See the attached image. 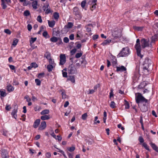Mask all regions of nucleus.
<instances>
[{
    "label": "nucleus",
    "mask_w": 158,
    "mask_h": 158,
    "mask_svg": "<svg viewBox=\"0 0 158 158\" xmlns=\"http://www.w3.org/2000/svg\"><path fill=\"white\" fill-rule=\"evenodd\" d=\"M140 42L141 46L140 45L139 39H137L136 43L135 45V48L136 50L137 56L140 58L142 59L143 56V55L141 53V46L143 48L148 47H150L151 48H152V45L151 44H149L148 40L145 39H142L141 40Z\"/></svg>",
    "instance_id": "obj_1"
},
{
    "label": "nucleus",
    "mask_w": 158,
    "mask_h": 158,
    "mask_svg": "<svg viewBox=\"0 0 158 158\" xmlns=\"http://www.w3.org/2000/svg\"><path fill=\"white\" fill-rule=\"evenodd\" d=\"M130 54V49L128 47L123 48L120 52L117 55L118 57L128 56Z\"/></svg>",
    "instance_id": "obj_2"
},
{
    "label": "nucleus",
    "mask_w": 158,
    "mask_h": 158,
    "mask_svg": "<svg viewBox=\"0 0 158 158\" xmlns=\"http://www.w3.org/2000/svg\"><path fill=\"white\" fill-rule=\"evenodd\" d=\"M135 100L137 103L141 102H145L146 103L148 101V100L145 99L140 93H138V95L135 98Z\"/></svg>",
    "instance_id": "obj_3"
},
{
    "label": "nucleus",
    "mask_w": 158,
    "mask_h": 158,
    "mask_svg": "<svg viewBox=\"0 0 158 158\" xmlns=\"http://www.w3.org/2000/svg\"><path fill=\"white\" fill-rule=\"evenodd\" d=\"M73 14L78 18L81 19L82 17L81 13L79 11V8L77 6L74 7L73 9Z\"/></svg>",
    "instance_id": "obj_4"
},
{
    "label": "nucleus",
    "mask_w": 158,
    "mask_h": 158,
    "mask_svg": "<svg viewBox=\"0 0 158 158\" xmlns=\"http://www.w3.org/2000/svg\"><path fill=\"white\" fill-rule=\"evenodd\" d=\"M68 72L69 74H73L77 72V70L74 65L73 64L70 65L68 68Z\"/></svg>",
    "instance_id": "obj_5"
},
{
    "label": "nucleus",
    "mask_w": 158,
    "mask_h": 158,
    "mask_svg": "<svg viewBox=\"0 0 158 158\" xmlns=\"http://www.w3.org/2000/svg\"><path fill=\"white\" fill-rule=\"evenodd\" d=\"M1 155L2 158H8V153L7 150L2 149L1 151Z\"/></svg>",
    "instance_id": "obj_6"
},
{
    "label": "nucleus",
    "mask_w": 158,
    "mask_h": 158,
    "mask_svg": "<svg viewBox=\"0 0 158 158\" xmlns=\"http://www.w3.org/2000/svg\"><path fill=\"white\" fill-rule=\"evenodd\" d=\"M148 60H145L144 61V64L143 69L144 71L146 70L147 72H148L151 70V69L149 68V67L151 66V64L149 63H146V61H148Z\"/></svg>",
    "instance_id": "obj_7"
},
{
    "label": "nucleus",
    "mask_w": 158,
    "mask_h": 158,
    "mask_svg": "<svg viewBox=\"0 0 158 158\" xmlns=\"http://www.w3.org/2000/svg\"><path fill=\"white\" fill-rule=\"evenodd\" d=\"M60 64L61 65H63L65 63L66 57L65 54H61L60 56Z\"/></svg>",
    "instance_id": "obj_8"
},
{
    "label": "nucleus",
    "mask_w": 158,
    "mask_h": 158,
    "mask_svg": "<svg viewBox=\"0 0 158 158\" xmlns=\"http://www.w3.org/2000/svg\"><path fill=\"white\" fill-rule=\"evenodd\" d=\"M115 67L116 68V71L117 72H123L126 71L127 70L126 68L122 65L119 66H117V65Z\"/></svg>",
    "instance_id": "obj_9"
},
{
    "label": "nucleus",
    "mask_w": 158,
    "mask_h": 158,
    "mask_svg": "<svg viewBox=\"0 0 158 158\" xmlns=\"http://www.w3.org/2000/svg\"><path fill=\"white\" fill-rule=\"evenodd\" d=\"M111 61L114 67H115L117 65V60L115 56H111Z\"/></svg>",
    "instance_id": "obj_10"
},
{
    "label": "nucleus",
    "mask_w": 158,
    "mask_h": 158,
    "mask_svg": "<svg viewBox=\"0 0 158 158\" xmlns=\"http://www.w3.org/2000/svg\"><path fill=\"white\" fill-rule=\"evenodd\" d=\"M47 124L45 121H43L41 122V124L39 127V130H42L44 129L46 127Z\"/></svg>",
    "instance_id": "obj_11"
},
{
    "label": "nucleus",
    "mask_w": 158,
    "mask_h": 158,
    "mask_svg": "<svg viewBox=\"0 0 158 158\" xmlns=\"http://www.w3.org/2000/svg\"><path fill=\"white\" fill-rule=\"evenodd\" d=\"M118 29H115L112 32V35L114 39H116L118 38V32L117 31Z\"/></svg>",
    "instance_id": "obj_12"
},
{
    "label": "nucleus",
    "mask_w": 158,
    "mask_h": 158,
    "mask_svg": "<svg viewBox=\"0 0 158 158\" xmlns=\"http://www.w3.org/2000/svg\"><path fill=\"white\" fill-rule=\"evenodd\" d=\"M140 77V74L139 72L135 73L134 76L133 77V79L134 82L137 81L139 79Z\"/></svg>",
    "instance_id": "obj_13"
},
{
    "label": "nucleus",
    "mask_w": 158,
    "mask_h": 158,
    "mask_svg": "<svg viewBox=\"0 0 158 158\" xmlns=\"http://www.w3.org/2000/svg\"><path fill=\"white\" fill-rule=\"evenodd\" d=\"M140 110L143 112H145L148 110V106L145 104H143L142 106L140 107Z\"/></svg>",
    "instance_id": "obj_14"
},
{
    "label": "nucleus",
    "mask_w": 158,
    "mask_h": 158,
    "mask_svg": "<svg viewBox=\"0 0 158 158\" xmlns=\"http://www.w3.org/2000/svg\"><path fill=\"white\" fill-rule=\"evenodd\" d=\"M73 26V23L71 22H68L67 25H65L64 29L66 31H68L69 29L71 28Z\"/></svg>",
    "instance_id": "obj_15"
},
{
    "label": "nucleus",
    "mask_w": 158,
    "mask_h": 158,
    "mask_svg": "<svg viewBox=\"0 0 158 158\" xmlns=\"http://www.w3.org/2000/svg\"><path fill=\"white\" fill-rule=\"evenodd\" d=\"M40 120L39 119H37L34 122L33 127L35 128H37L40 124Z\"/></svg>",
    "instance_id": "obj_16"
},
{
    "label": "nucleus",
    "mask_w": 158,
    "mask_h": 158,
    "mask_svg": "<svg viewBox=\"0 0 158 158\" xmlns=\"http://www.w3.org/2000/svg\"><path fill=\"white\" fill-rule=\"evenodd\" d=\"M17 109H15L14 110L12 111L11 114L12 115V117L16 119L17 115Z\"/></svg>",
    "instance_id": "obj_17"
},
{
    "label": "nucleus",
    "mask_w": 158,
    "mask_h": 158,
    "mask_svg": "<svg viewBox=\"0 0 158 158\" xmlns=\"http://www.w3.org/2000/svg\"><path fill=\"white\" fill-rule=\"evenodd\" d=\"M7 90L9 92H11L13 91L14 90V87L11 85H8L6 87Z\"/></svg>",
    "instance_id": "obj_18"
},
{
    "label": "nucleus",
    "mask_w": 158,
    "mask_h": 158,
    "mask_svg": "<svg viewBox=\"0 0 158 158\" xmlns=\"http://www.w3.org/2000/svg\"><path fill=\"white\" fill-rule=\"evenodd\" d=\"M150 144L154 150L155 151L157 152H158V148L155 143H150Z\"/></svg>",
    "instance_id": "obj_19"
},
{
    "label": "nucleus",
    "mask_w": 158,
    "mask_h": 158,
    "mask_svg": "<svg viewBox=\"0 0 158 158\" xmlns=\"http://www.w3.org/2000/svg\"><path fill=\"white\" fill-rule=\"evenodd\" d=\"M111 41V39H107V40H104L102 44L101 45L103 46H105L107 44H109Z\"/></svg>",
    "instance_id": "obj_20"
},
{
    "label": "nucleus",
    "mask_w": 158,
    "mask_h": 158,
    "mask_svg": "<svg viewBox=\"0 0 158 158\" xmlns=\"http://www.w3.org/2000/svg\"><path fill=\"white\" fill-rule=\"evenodd\" d=\"M38 4V2L36 0L33 1L32 3V6L33 8L35 10L37 9Z\"/></svg>",
    "instance_id": "obj_21"
},
{
    "label": "nucleus",
    "mask_w": 158,
    "mask_h": 158,
    "mask_svg": "<svg viewBox=\"0 0 158 158\" xmlns=\"http://www.w3.org/2000/svg\"><path fill=\"white\" fill-rule=\"evenodd\" d=\"M48 21L49 26L51 27H53L55 25V21L54 20L50 21L49 20H48Z\"/></svg>",
    "instance_id": "obj_22"
},
{
    "label": "nucleus",
    "mask_w": 158,
    "mask_h": 158,
    "mask_svg": "<svg viewBox=\"0 0 158 158\" xmlns=\"http://www.w3.org/2000/svg\"><path fill=\"white\" fill-rule=\"evenodd\" d=\"M67 80L70 81L73 83L75 82V77L73 76H69L67 78Z\"/></svg>",
    "instance_id": "obj_23"
},
{
    "label": "nucleus",
    "mask_w": 158,
    "mask_h": 158,
    "mask_svg": "<svg viewBox=\"0 0 158 158\" xmlns=\"http://www.w3.org/2000/svg\"><path fill=\"white\" fill-rule=\"evenodd\" d=\"M41 119L43 120L49 119L50 118L49 115H44L41 117Z\"/></svg>",
    "instance_id": "obj_24"
},
{
    "label": "nucleus",
    "mask_w": 158,
    "mask_h": 158,
    "mask_svg": "<svg viewBox=\"0 0 158 158\" xmlns=\"http://www.w3.org/2000/svg\"><path fill=\"white\" fill-rule=\"evenodd\" d=\"M81 36L82 34L81 31H78L77 33L76 37L77 39L78 40H80Z\"/></svg>",
    "instance_id": "obj_25"
},
{
    "label": "nucleus",
    "mask_w": 158,
    "mask_h": 158,
    "mask_svg": "<svg viewBox=\"0 0 158 158\" xmlns=\"http://www.w3.org/2000/svg\"><path fill=\"white\" fill-rule=\"evenodd\" d=\"M146 85V83L145 82H141L138 86V88L139 89H142Z\"/></svg>",
    "instance_id": "obj_26"
},
{
    "label": "nucleus",
    "mask_w": 158,
    "mask_h": 158,
    "mask_svg": "<svg viewBox=\"0 0 158 158\" xmlns=\"http://www.w3.org/2000/svg\"><path fill=\"white\" fill-rule=\"evenodd\" d=\"M141 145H142V147H143L146 150L150 151L149 147L146 143L144 142Z\"/></svg>",
    "instance_id": "obj_27"
},
{
    "label": "nucleus",
    "mask_w": 158,
    "mask_h": 158,
    "mask_svg": "<svg viewBox=\"0 0 158 158\" xmlns=\"http://www.w3.org/2000/svg\"><path fill=\"white\" fill-rule=\"evenodd\" d=\"M44 57H45L48 60V59H50L51 58L50 53L48 52H47L44 55Z\"/></svg>",
    "instance_id": "obj_28"
},
{
    "label": "nucleus",
    "mask_w": 158,
    "mask_h": 158,
    "mask_svg": "<svg viewBox=\"0 0 158 158\" xmlns=\"http://www.w3.org/2000/svg\"><path fill=\"white\" fill-rule=\"evenodd\" d=\"M49 110L48 109H45L42 111L40 113L41 115H45L49 114Z\"/></svg>",
    "instance_id": "obj_29"
},
{
    "label": "nucleus",
    "mask_w": 158,
    "mask_h": 158,
    "mask_svg": "<svg viewBox=\"0 0 158 158\" xmlns=\"http://www.w3.org/2000/svg\"><path fill=\"white\" fill-rule=\"evenodd\" d=\"M43 36L46 39L49 38L50 36L47 31H44L43 33Z\"/></svg>",
    "instance_id": "obj_30"
},
{
    "label": "nucleus",
    "mask_w": 158,
    "mask_h": 158,
    "mask_svg": "<svg viewBox=\"0 0 158 158\" xmlns=\"http://www.w3.org/2000/svg\"><path fill=\"white\" fill-rule=\"evenodd\" d=\"M133 28L134 29H135V30L139 31H142L143 29V27H139L136 26H133Z\"/></svg>",
    "instance_id": "obj_31"
},
{
    "label": "nucleus",
    "mask_w": 158,
    "mask_h": 158,
    "mask_svg": "<svg viewBox=\"0 0 158 158\" xmlns=\"http://www.w3.org/2000/svg\"><path fill=\"white\" fill-rule=\"evenodd\" d=\"M53 17L55 19L57 20L59 18V14L57 12H55L53 14Z\"/></svg>",
    "instance_id": "obj_32"
},
{
    "label": "nucleus",
    "mask_w": 158,
    "mask_h": 158,
    "mask_svg": "<svg viewBox=\"0 0 158 158\" xmlns=\"http://www.w3.org/2000/svg\"><path fill=\"white\" fill-rule=\"evenodd\" d=\"M36 39L37 38L36 37H31L30 40V45H32L36 40Z\"/></svg>",
    "instance_id": "obj_33"
},
{
    "label": "nucleus",
    "mask_w": 158,
    "mask_h": 158,
    "mask_svg": "<svg viewBox=\"0 0 158 158\" xmlns=\"http://www.w3.org/2000/svg\"><path fill=\"white\" fill-rule=\"evenodd\" d=\"M49 7V4L48 3H46L42 7L43 10L45 11Z\"/></svg>",
    "instance_id": "obj_34"
},
{
    "label": "nucleus",
    "mask_w": 158,
    "mask_h": 158,
    "mask_svg": "<svg viewBox=\"0 0 158 158\" xmlns=\"http://www.w3.org/2000/svg\"><path fill=\"white\" fill-rule=\"evenodd\" d=\"M138 140L139 142V144L141 145L143 143H144V140L142 136H139Z\"/></svg>",
    "instance_id": "obj_35"
},
{
    "label": "nucleus",
    "mask_w": 158,
    "mask_h": 158,
    "mask_svg": "<svg viewBox=\"0 0 158 158\" xmlns=\"http://www.w3.org/2000/svg\"><path fill=\"white\" fill-rule=\"evenodd\" d=\"M124 101L125 102V109H128L130 108V105L129 104L128 102L126 100H124Z\"/></svg>",
    "instance_id": "obj_36"
},
{
    "label": "nucleus",
    "mask_w": 158,
    "mask_h": 158,
    "mask_svg": "<svg viewBox=\"0 0 158 158\" xmlns=\"http://www.w3.org/2000/svg\"><path fill=\"white\" fill-rule=\"evenodd\" d=\"M53 68V66L51 64L48 65L47 66V69L48 71L49 72L51 71Z\"/></svg>",
    "instance_id": "obj_37"
},
{
    "label": "nucleus",
    "mask_w": 158,
    "mask_h": 158,
    "mask_svg": "<svg viewBox=\"0 0 158 158\" xmlns=\"http://www.w3.org/2000/svg\"><path fill=\"white\" fill-rule=\"evenodd\" d=\"M98 118V116H95V117L94 123V124H97V123H100V121L99 120H97Z\"/></svg>",
    "instance_id": "obj_38"
},
{
    "label": "nucleus",
    "mask_w": 158,
    "mask_h": 158,
    "mask_svg": "<svg viewBox=\"0 0 158 158\" xmlns=\"http://www.w3.org/2000/svg\"><path fill=\"white\" fill-rule=\"evenodd\" d=\"M41 109V106H35L34 108V110L35 111H40Z\"/></svg>",
    "instance_id": "obj_39"
},
{
    "label": "nucleus",
    "mask_w": 158,
    "mask_h": 158,
    "mask_svg": "<svg viewBox=\"0 0 158 158\" xmlns=\"http://www.w3.org/2000/svg\"><path fill=\"white\" fill-rule=\"evenodd\" d=\"M0 95L2 97H5L6 95L5 90L2 91L0 89Z\"/></svg>",
    "instance_id": "obj_40"
},
{
    "label": "nucleus",
    "mask_w": 158,
    "mask_h": 158,
    "mask_svg": "<svg viewBox=\"0 0 158 158\" xmlns=\"http://www.w3.org/2000/svg\"><path fill=\"white\" fill-rule=\"evenodd\" d=\"M57 40L58 39L55 36H53L50 39V41L52 42H56L57 41Z\"/></svg>",
    "instance_id": "obj_41"
},
{
    "label": "nucleus",
    "mask_w": 158,
    "mask_h": 158,
    "mask_svg": "<svg viewBox=\"0 0 158 158\" xmlns=\"http://www.w3.org/2000/svg\"><path fill=\"white\" fill-rule=\"evenodd\" d=\"M1 1V5L2 6V8L3 9H6L7 7V6L6 5V3H7L5 2H4V1Z\"/></svg>",
    "instance_id": "obj_42"
},
{
    "label": "nucleus",
    "mask_w": 158,
    "mask_h": 158,
    "mask_svg": "<svg viewBox=\"0 0 158 158\" xmlns=\"http://www.w3.org/2000/svg\"><path fill=\"white\" fill-rule=\"evenodd\" d=\"M18 41L19 40L18 39H14L12 44V45L14 46H16L17 43H18Z\"/></svg>",
    "instance_id": "obj_43"
},
{
    "label": "nucleus",
    "mask_w": 158,
    "mask_h": 158,
    "mask_svg": "<svg viewBox=\"0 0 158 158\" xmlns=\"http://www.w3.org/2000/svg\"><path fill=\"white\" fill-rule=\"evenodd\" d=\"M88 117V114L87 113H85L83 114L81 116V118L83 120H85Z\"/></svg>",
    "instance_id": "obj_44"
},
{
    "label": "nucleus",
    "mask_w": 158,
    "mask_h": 158,
    "mask_svg": "<svg viewBox=\"0 0 158 158\" xmlns=\"http://www.w3.org/2000/svg\"><path fill=\"white\" fill-rule=\"evenodd\" d=\"M75 147L74 146H72L67 148V150L70 152H72L75 150Z\"/></svg>",
    "instance_id": "obj_45"
},
{
    "label": "nucleus",
    "mask_w": 158,
    "mask_h": 158,
    "mask_svg": "<svg viewBox=\"0 0 158 158\" xmlns=\"http://www.w3.org/2000/svg\"><path fill=\"white\" fill-rule=\"evenodd\" d=\"M115 105V103L113 101H112L110 103V106L111 108H114L116 107Z\"/></svg>",
    "instance_id": "obj_46"
},
{
    "label": "nucleus",
    "mask_w": 158,
    "mask_h": 158,
    "mask_svg": "<svg viewBox=\"0 0 158 158\" xmlns=\"http://www.w3.org/2000/svg\"><path fill=\"white\" fill-rule=\"evenodd\" d=\"M35 81L37 85H40L41 81L39 79H36L35 80Z\"/></svg>",
    "instance_id": "obj_47"
},
{
    "label": "nucleus",
    "mask_w": 158,
    "mask_h": 158,
    "mask_svg": "<svg viewBox=\"0 0 158 158\" xmlns=\"http://www.w3.org/2000/svg\"><path fill=\"white\" fill-rule=\"evenodd\" d=\"M86 3V0H84L81 3V6L82 8H84L85 7Z\"/></svg>",
    "instance_id": "obj_48"
},
{
    "label": "nucleus",
    "mask_w": 158,
    "mask_h": 158,
    "mask_svg": "<svg viewBox=\"0 0 158 158\" xmlns=\"http://www.w3.org/2000/svg\"><path fill=\"white\" fill-rule=\"evenodd\" d=\"M82 55V53L81 52L77 53L75 57L77 58H78L80 57Z\"/></svg>",
    "instance_id": "obj_49"
},
{
    "label": "nucleus",
    "mask_w": 158,
    "mask_h": 158,
    "mask_svg": "<svg viewBox=\"0 0 158 158\" xmlns=\"http://www.w3.org/2000/svg\"><path fill=\"white\" fill-rule=\"evenodd\" d=\"M77 49L75 48L72 49L70 51V53L71 55H74L76 52Z\"/></svg>",
    "instance_id": "obj_50"
},
{
    "label": "nucleus",
    "mask_w": 158,
    "mask_h": 158,
    "mask_svg": "<svg viewBox=\"0 0 158 158\" xmlns=\"http://www.w3.org/2000/svg\"><path fill=\"white\" fill-rule=\"evenodd\" d=\"M2 135L5 136H7L9 135L8 132L6 130H3L2 133Z\"/></svg>",
    "instance_id": "obj_51"
},
{
    "label": "nucleus",
    "mask_w": 158,
    "mask_h": 158,
    "mask_svg": "<svg viewBox=\"0 0 158 158\" xmlns=\"http://www.w3.org/2000/svg\"><path fill=\"white\" fill-rule=\"evenodd\" d=\"M31 65L32 68H36L38 67L37 64L35 63H32L31 64Z\"/></svg>",
    "instance_id": "obj_52"
},
{
    "label": "nucleus",
    "mask_w": 158,
    "mask_h": 158,
    "mask_svg": "<svg viewBox=\"0 0 158 158\" xmlns=\"http://www.w3.org/2000/svg\"><path fill=\"white\" fill-rule=\"evenodd\" d=\"M37 21L40 23H41L42 22V20L41 19V17L40 15L38 16L37 19Z\"/></svg>",
    "instance_id": "obj_53"
},
{
    "label": "nucleus",
    "mask_w": 158,
    "mask_h": 158,
    "mask_svg": "<svg viewBox=\"0 0 158 158\" xmlns=\"http://www.w3.org/2000/svg\"><path fill=\"white\" fill-rule=\"evenodd\" d=\"M44 73H39L38 75V77L39 78H41L44 77Z\"/></svg>",
    "instance_id": "obj_54"
},
{
    "label": "nucleus",
    "mask_w": 158,
    "mask_h": 158,
    "mask_svg": "<svg viewBox=\"0 0 158 158\" xmlns=\"http://www.w3.org/2000/svg\"><path fill=\"white\" fill-rule=\"evenodd\" d=\"M30 15V13L28 10H27L25 11L24 13V15L27 16Z\"/></svg>",
    "instance_id": "obj_55"
},
{
    "label": "nucleus",
    "mask_w": 158,
    "mask_h": 158,
    "mask_svg": "<svg viewBox=\"0 0 158 158\" xmlns=\"http://www.w3.org/2000/svg\"><path fill=\"white\" fill-rule=\"evenodd\" d=\"M117 127L118 128L121 129L122 131H123L124 130V128L122 126V125L121 123L118 125Z\"/></svg>",
    "instance_id": "obj_56"
},
{
    "label": "nucleus",
    "mask_w": 158,
    "mask_h": 158,
    "mask_svg": "<svg viewBox=\"0 0 158 158\" xmlns=\"http://www.w3.org/2000/svg\"><path fill=\"white\" fill-rule=\"evenodd\" d=\"M113 89H111L110 90V98H111L112 97H113L114 96V94L113 93Z\"/></svg>",
    "instance_id": "obj_57"
},
{
    "label": "nucleus",
    "mask_w": 158,
    "mask_h": 158,
    "mask_svg": "<svg viewBox=\"0 0 158 158\" xmlns=\"http://www.w3.org/2000/svg\"><path fill=\"white\" fill-rule=\"evenodd\" d=\"M45 11V13L46 14H48L51 13V10L50 7L49 6V7Z\"/></svg>",
    "instance_id": "obj_58"
},
{
    "label": "nucleus",
    "mask_w": 158,
    "mask_h": 158,
    "mask_svg": "<svg viewBox=\"0 0 158 158\" xmlns=\"http://www.w3.org/2000/svg\"><path fill=\"white\" fill-rule=\"evenodd\" d=\"M30 3V2L25 0L23 2V5L24 6H27Z\"/></svg>",
    "instance_id": "obj_59"
},
{
    "label": "nucleus",
    "mask_w": 158,
    "mask_h": 158,
    "mask_svg": "<svg viewBox=\"0 0 158 158\" xmlns=\"http://www.w3.org/2000/svg\"><path fill=\"white\" fill-rule=\"evenodd\" d=\"M45 156L47 158H50L51 156V154L49 152H47L45 154Z\"/></svg>",
    "instance_id": "obj_60"
},
{
    "label": "nucleus",
    "mask_w": 158,
    "mask_h": 158,
    "mask_svg": "<svg viewBox=\"0 0 158 158\" xmlns=\"http://www.w3.org/2000/svg\"><path fill=\"white\" fill-rule=\"evenodd\" d=\"M4 32L8 35H10L11 34V31L8 29H5Z\"/></svg>",
    "instance_id": "obj_61"
},
{
    "label": "nucleus",
    "mask_w": 158,
    "mask_h": 158,
    "mask_svg": "<svg viewBox=\"0 0 158 158\" xmlns=\"http://www.w3.org/2000/svg\"><path fill=\"white\" fill-rule=\"evenodd\" d=\"M95 91L94 89H89V91L87 93V94H93Z\"/></svg>",
    "instance_id": "obj_62"
},
{
    "label": "nucleus",
    "mask_w": 158,
    "mask_h": 158,
    "mask_svg": "<svg viewBox=\"0 0 158 158\" xmlns=\"http://www.w3.org/2000/svg\"><path fill=\"white\" fill-rule=\"evenodd\" d=\"M74 35L73 34H71L69 36V38L71 40H73L74 39Z\"/></svg>",
    "instance_id": "obj_63"
},
{
    "label": "nucleus",
    "mask_w": 158,
    "mask_h": 158,
    "mask_svg": "<svg viewBox=\"0 0 158 158\" xmlns=\"http://www.w3.org/2000/svg\"><path fill=\"white\" fill-rule=\"evenodd\" d=\"M63 41L64 42L67 43L69 42V40L68 37H64V38Z\"/></svg>",
    "instance_id": "obj_64"
}]
</instances>
